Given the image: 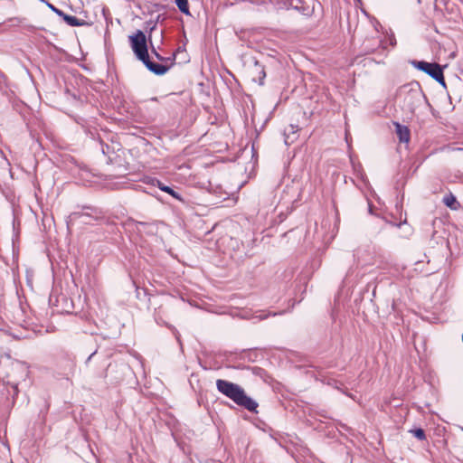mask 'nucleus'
I'll return each mask as SVG.
<instances>
[{"label":"nucleus","mask_w":463,"mask_h":463,"mask_svg":"<svg viewBox=\"0 0 463 463\" xmlns=\"http://www.w3.org/2000/svg\"><path fill=\"white\" fill-rule=\"evenodd\" d=\"M397 99L402 109L406 114L413 115L424 101L425 97L420 85L417 82H411L399 89Z\"/></svg>","instance_id":"obj_1"},{"label":"nucleus","mask_w":463,"mask_h":463,"mask_svg":"<svg viewBox=\"0 0 463 463\" xmlns=\"http://www.w3.org/2000/svg\"><path fill=\"white\" fill-rule=\"evenodd\" d=\"M217 390L233 401L237 405L247 409L250 411H255L258 403L250 397L247 396L244 390L238 384L226 380L218 379L216 381Z\"/></svg>","instance_id":"obj_2"},{"label":"nucleus","mask_w":463,"mask_h":463,"mask_svg":"<svg viewBox=\"0 0 463 463\" xmlns=\"http://www.w3.org/2000/svg\"><path fill=\"white\" fill-rule=\"evenodd\" d=\"M411 64L414 68L424 71L425 73L430 75L432 79L441 83L442 85L445 84L443 71L439 64L430 63L423 61H411Z\"/></svg>","instance_id":"obj_3"},{"label":"nucleus","mask_w":463,"mask_h":463,"mask_svg":"<svg viewBox=\"0 0 463 463\" xmlns=\"http://www.w3.org/2000/svg\"><path fill=\"white\" fill-rule=\"evenodd\" d=\"M131 47L140 61H145L148 58L146 39V35L142 31H137L135 35L129 36Z\"/></svg>","instance_id":"obj_4"},{"label":"nucleus","mask_w":463,"mask_h":463,"mask_svg":"<svg viewBox=\"0 0 463 463\" xmlns=\"http://www.w3.org/2000/svg\"><path fill=\"white\" fill-rule=\"evenodd\" d=\"M146 68L157 75H163L167 71V68L165 65L159 63H154L149 61V57L142 61Z\"/></svg>","instance_id":"obj_5"},{"label":"nucleus","mask_w":463,"mask_h":463,"mask_svg":"<svg viewBox=\"0 0 463 463\" xmlns=\"http://www.w3.org/2000/svg\"><path fill=\"white\" fill-rule=\"evenodd\" d=\"M396 134L401 142H409L410 140V130L407 127L402 126L399 123H395Z\"/></svg>","instance_id":"obj_6"},{"label":"nucleus","mask_w":463,"mask_h":463,"mask_svg":"<svg viewBox=\"0 0 463 463\" xmlns=\"http://www.w3.org/2000/svg\"><path fill=\"white\" fill-rule=\"evenodd\" d=\"M62 18L71 26H81L84 24V22L80 21L76 16L64 14Z\"/></svg>","instance_id":"obj_7"},{"label":"nucleus","mask_w":463,"mask_h":463,"mask_svg":"<svg viewBox=\"0 0 463 463\" xmlns=\"http://www.w3.org/2000/svg\"><path fill=\"white\" fill-rule=\"evenodd\" d=\"M443 203H445V205H447L448 207H449L451 209H457V207H458V202L452 194L446 195L443 198Z\"/></svg>","instance_id":"obj_8"},{"label":"nucleus","mask_w":463,"mask_h":463,"mask_svg":"<svg viewBox=\"0 0 463 463\" xmlns=\"http://www.w3.org/2000/svg\"><path fill=\"white\" fill-rule=\"evenodd\" d=\"M175 2L182 13L185 14H189L188 0H175Z\"/></svg>","instance_id":"obj_9"},{"label":"nucleus","mask_w":463,"mask_h":463,"mask_svg":"<svg viewBox=\"0 0 463 463\" xmlns=\"http://www.w3.org/2000/svg\"><path fill=\"white\" fill-rule=\"evenodd\" d=\"M254 69H255L256 72L259 73L260 84H262L263 83V80L266 77V73L264 71L263 67L259 63V61H255Z\"/></svg>","instance_id":"obj_10"},{"label":"nucleus","mask_w":463,"mask_h":463,"mask_svg":"<svg viewBox=\"0 0 463 463\" xmlns=\"http://www.w3.org/2000/svg\"><path fill=\"white\" fill-rule=\"evenodd\" d=\"M160 190L163 191V192H165L167 193L168 194L172 195L174 198L179 200V201H183V199L181 198V196L176 193L175 192L171 187L169 186H160Z\"/></svg>","instance_id":"obj_11"},{"label":"nucleus","mask_w":463,"mask_h":463,"mask_svg":"<svg viewBox=\"0 0 463 463\" xmlns=\"http://www.w3.org/2000/svg\"><path fill=\"white\" fill-rule=\"evenodd\" d=\"M410 432L412 433L413 436L420 440H423L426 439L425 432L422 429L411 430H410Z\"/></svg>","instance_id":"obj_12"},{"label":"nucleus","mask_w":463,"mask_h":463,"mask_svg":"<svg viewBox=\"0 0 463 463\" xmlns=\"http://www.w3.org/2000/svg\"><path fill=\"white\" fill-rule=\"evenodd\" d=\"M48 6H49V7H50V8H51V9H52L55 14H57L59 16L62 17V16L64 15V13H63L61 10H60V9L56 8V7H55V6H53L52 5L49 4V5H48Z\"/></svg>","instance_id":"obj_13"},{"label":"nucleus","mask_w":463,"mask_h":463,"mask_svg":"<svg viewBox=\"0 0 463 463\" xmlns=\"http://www.w3.org/2000/svg\"><path fill=\"white\" fill-rule=\"evenodd\" d=\"M153 184L154 185H157V187L160 189V186H165L164 184H162L160 181L158 180H155L153 181Z\"/></svg>","instance_id":"obj_14"},{"label":"nucleus","mask_w":463,"mask_h":463,"mask_svg":"<svg viewBox=\"0 0 463 463\" xmlns=\"http://www.w3.org/2000/svg\"><path fill=\"white\" fill-rule=\"evenodd\" d=\"M4 79H5L4 74H2V73L0 72V80H4Z\"/></svg>","instance_id":"obj_15"},{"label":"nucleus","mask_w":463,"mask_h":463,"mask_svg":"<svg viewBox=\"0 0 463 463\" xmlns=\"http://www.w3.org/2000/svg\"><path fill=\"white\" fill-rule=\"evenodd\" d=\"M462 430H463V428H462Z\"/></svg>","instance_id":"obj_16"}]
</instances>
